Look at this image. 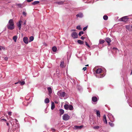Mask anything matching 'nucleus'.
<instances>
[{
    "label": "nucleus",
    "instance_id": "nucleus-1",
    "mask_svg": "<svg viewBox=\"0 0 132 132\" xmlns=\"http://www.w3.org/2000/svg\"><path fill=\"white\" fill-rule=\"evenodd\" d=\"M95 76L98 78L103 77L105 75V73L101 68H98L96 71Z\"/></svg>",
    "mask_w": 132,
    "mask_h": 132
},
{
    "label": "nucleus",
    "instance_id": "nucleus-2",
    "mask_svg": "<svg viewBox=\"0 0 132 132\" xmlns=\"http://www.w3.org/2000/svg\"><path fill=\"white\" fill-rule=\"evenodd\" d=\"M8 29L12 30L14 29V23L12 19H10L7 25Z\"/></svg>",
    "mask_w": 132,
    "mask_h": 132
},
{
    "label": "nucleus",
    "instance_id": "nucleus-3",
    "mask_svg": "<svg viewBox=\"0 0 132 132\" xmlns=\"http://www.w3.org/2000/svg\"><path fill=\"white\" fill-rule=\"evenodd\" d=\"M57 95L60 98L62 99V98L64 97L65 96V93L61 90L59 91L57 93Z\"/></svg>",
    "mask_w": 132,
    "mask_h": 132
},
{
    "label": "nucleus",
    "instance_id": "nucleus-4",
    "mask_svg": "<svg viewBox=\"0 0 132 132\" xmlns=\"http://www.w3.org/2000/svg\"><path fill=\"white\" fill-rule=\"evenodd\" d=\"M108 116L110 120V121L112 122H113L114 121V118L113 116L110 113H109L108 114Z\"/></svg>",
    "mask_w": 132,
    "mask_h": 132
},
{
    "label": "nucleus",
    "instance_id": "nucleus-5",
    "mask_svg": "<svg viewBox=\"0 0 132 132\" xmlns=\"http://www.w3.org/2000/svg\"><path fill=\"white\" fill-rule=\"evenodd\" d=\"M64 108L65 109L67 110L69 109L71 110L73 109V107L71 105L65 104L64 105Z\"/></svg>",
    "mask_w": 132,
    "mask_h": 132
},
{
    "label": "nucleus",
    "instance_id": "nucleus-6",
    "mask_svg": "<svg viewBox=\"0 0 132 132\" xmlns=\"http://www.w3.org/2000/svg\"><path fill=\"white\" fill-rule=\"evenodd\" d=\"M70 116L67 114H64L63 116V119L65 121L68 120L70 118Z\"/></svg>",
    "mask_w": 132,
    "mask_h": 132
},
{
    "label": "nucleus",
    "instance_id": "nucleus-7",
    "mask_svg": "<svg viewBox=\"0 0 132 132\" xmlns=\"http://www.w3.org/2000/svg\"><path fill=\"white\" fill-rule=\"evenodd\" d=\"M72 37L74 38H78V34L76 32H72L71 34Z\"/></svg>",
    "mask_w": 132,
    "mask_h": 132
},
{
    "label": "nucleus",
    "instance_id": "nucleus-8",
    "mask_svg": "<svg viewBox=\"0 0 132 132\" xmlns=\"http://www.w3.org/2000/svg\"><path fill=\"white\" fill-rule=\"evenodd\" d=\"M22 22V21L21 20H20L18 23H17V25L19 28V29L20 30L21 27V23Z\"/></svg>",
    "mask_w": 132,
    "mask_h": 132
},
{
    "label": "nucleus",
    "instance_id": "nucleus-9",
    "mask_svg": "<svg viewBox=\"0 0 132 132\" xmlns=\"http://www.w3.org/2000/svg\"><path fill=\"white\" fill-rule=\"evenodd\" d=\"M127 16L123 17L120 19L121 21H122L126 22L127 20Z\"/></svg>",
    "mask_w": 132,
    "mask_h": 132
},
{
    "label": "nucleus",
    "instance_id": "nucleus-10",
    "mask_svg": "<svg viewBox=\"0 0 132 132\" xmlns=\"http://www.w3.org/2000/svg\"><path fill=\"white\" fill-rule=\"evenodd\" d=\"M94 111L95 112H96V114L97 115V117H100L101 116L100 112L99 111L97 110L96 109H94Z\"/></svg>",
    "mask_w": 132,
    "mask_h": 132
},
{
    "label": "nucleus",
    "instance_id": "nucleus-11",
    "mask_svg": "<svg viewBox=\"0 0 132 132\" xmlns=\"http://www.w3.org/2000/svg\"><path fill=\"white\" fill-rule=\"evenodd\" d=\"M97 101V99L95 96L93 97L92 98V101L94 102H96Z\"/></svg>",
    "mask_w": 132,
    "mask_h": 132
},
{
    "label": "nucleus",
    "instance_id": "nucleus-12",
    "mask_svg": "<svg viewBox=\"0 0 132 132\" xmlns=\"http://www.w3.org/2000/svg\"><path fill=\"white\" fill-rule=\"evenodd\" d=\"M23 41L26 44H27L28 43V39L27 37H24L23 38Z\"/></svg>",
    "mask_w": 132,
    "mask_h": 132
},
{
    "label": "nucleus",
    "instance_id": "nucleus-13",
    "mask_svg": "<svg viewBox=\"0 0 132 132\" xmlns=\"http://www.w3.org/2000/svg\"><path fill=\"white\" fill-rule=\"evenodd\" d=\"M83 127V126H75L74 128L75 129H80Z\"/></svg>",
    "mask_w": 132,
    "mask_h": 132
},
{
    "label": "nucleus",
    "instance_id": "nucleus-14",
    "mask_svg": "<svg viewBox=\"0 0 132 132\" xmlns=\"http://www.w3.org/2000/svg\"><path fill=\"white\" fill-rule=\"evenodd\" d=\"M76 16L77 17H79L80 18H81L83 16V15L82 13H78L76 15Z\"/></svg>",
    "mask_w": 132,
    "mask_h": 132
},
{
    "label": "nucleus",
    "instance_id": "nucleus-15",
    "mask_svg": "<svg viewBox=\"0 0 132 132\" xmlns=\"http://www.w3.org/2000/svg\"><path fill=\"white\" fill-rule=\"evenodd\" d=\"M103 121L104 123L107 124V121L106 119V117L105 115H104L103 116Z\"/></svg>",
    "mask_w": 132,
    "mask_h": 132
},
{
    "label": "nucleus",
    "instance_id": "nucleus-16",
    "mask_svg": "<svg viewBox=\"0 0 132 132\" xmlns=\"http://www.w3.org/2000/svg\"><path fill=\"white\" fill-rule=\"evenodd\" d=\"M106 42L109 44L110 43L111 41V40L110 38H107L106 39Z\"/></svg>",
    "mask_w": 132,
    "mask_h": 132
},
{
    "label": "nucleus",
    "instance_id": "nucleus-17",
    "mask_svg": "<svg viewBox=\"0 0 132 132\" xmlns=\"http://www.w3.org/2000/svg\"><path fill=\"white\" fill-rule=\"evenodd\" d=\"M18 38V36H17L15 35L13 37V39L14 41L15 42H16V40Z\"/></svg>",
    "mask_w": 132,
    "mask_h": 132
},
{
    "label": "nucleus",
    "instance_id": "nucleus-18",
    "mask_svg": "<svg viewBox=\"0 0 132 132\" xmlns=\"http://www.w3.org/2000/svg\"><path fill=\"white\" fill-rule=\"evenodd\" d=\"M47 89L48 91L49 94H51L52 93V90L51 87H48Z\"/></svg>",
    "mask_w": 132,
    "mask_h": 132
},
{
    "label": "nucleus",
    "instance_id": "nucleus-19",
    "mask_svg": "<svg viewBox=\"0 0 132 132\" xmlns=\"http://www.w3.org/2000/svg\"><path fill=\"white\" fill-rule=\"evenodd\" d=\"M99 43L98 45L100 44H103L105 42V41L103 40L100 39L99 40Z\"/></svg>",
    "mask_w": 132,
    "mask_h": 132
},
{
    "label": "nucleus",
    "instance_id": "nucleus-20",
    "mask_svg": "<svg viewBox=\"0 0 132 132\" xmlns=\"http://www.w3.org/2000/svg\"><path fill=\"white\" fill-rule=\"evenodd\" d=\"M45 103H48L50 102V100L48 98H46L44 101Z\"/></svg>",
    "mask_w": 132,
    "mask_h": 132
},
{
    "label": "nucleus",
    "instance_id": "nucleus-21",
    "mask_svg": "<svg viewBox=\"0 0 132 132\" xmlns=\"http://www.w3.org/2000/svg\"><path fill=\"white\" fill-rule=\"evenodd\" d=\"M64 112V110L62 109H60V115H61L63 114Z\"/></svg>",
    "mask_w": 132,
    "mask_h": 132
},
{
    "label": "nucleus",
    "instance_id": "nucleus-22",
    "mask_svg": "<svg viewBox=\"0 0 132 132\" xmlns=\"http://www.w3.org/2000/svg\"><path fill=\"white\" fill-rule=\"evenodd\" d=\"M55 108L54 104V102H52L51 104V109L53 110Z\"/></svg>",
    "mask_w": 132,
    "mask_h": 132
},
{
    "label": "nucleus",
    "instance_id": "nucleus-23",
    "mask_svg": "<svg viewBox=\"0 0 132 132\" xmlns=\"http://www.w3.org/2000/svg\"><path fill=\"white\" fill-rule=\"evenodd\" d=\"M64 63L63 61L61 62L60 64V67L61 68H63L64 67Z\"/></svg>",
    "mask_w": 132,
    "mask_h": 132
},
{
    "label": "nucleus",
    "instance_id": "nucleus-24",
    "mask_svg": "<svg viewBox=\"0 0 132 132\" xmlns=\"http://www.w3.org/2000/svg\"><path fill=\"white\" fill-rule=\"evenodd\" d=\"M34 39V37L32 36L30 37L29 38V42H31Z\"/></svg>",
    "mask_w": 132,
    "mask_h": 132
},
{
    "label": "nucleus",
    "instance_id": "nucleus-25",
    "mask_svg": "<svg viewBox=\"0 0 132 132\" xmlns=\"http://www.w3.org/2000/svg\"><path fill=\"white\" fill-rule=\"evenodd\" d=\"M39 2V1H35L32 3V4L33 5H35L38 4Z\"/></svg>",
    "mask_w": 132,
    "mask_h": 132
},
{
    "label": "nucleus",
    "instance_id": "nucleus-26",
    "mask_svg": "<svg viewBox=\"0 0 132 132\" xmlns=\"http://www.w3.org/2000/svg\"><path fill=\"white\" fill-rule=\"evenodd\" d=\"M23 4H19L17 5L19 7H20V8H22L24 6H23Z\"/></svg>",
    "mask_w": 132,
    "mask_h": 132
},
{
    "label": "nucleus",
    "instance_id": "nucleus-27",
    "mask_svg": "<svg viewBox=\"0 0 132 132\" xmlns=\"http://www.w3.org/2000/svg\"><path fill=\"white\" fill-rule=\"evenodd\" d=\"M78 43L80 44H82L83 43V42L82 41L80 40H79L77 41Z\"/></svg>",
    "mask_w": 132,
    "mask_h": 132
},
{
    "label": "nucleus",
    "instance_id": "nucleus-28",
    "mask_svg": "<svg viewBox=\"0 0 132 132\" xmlns=\"http://www.w3.org/2000/svg\"><path fill=\"white\" fill-rule=\"evenodd\" d=\"M53 51L54 52H55L56 51L57 48L56 47L54 46L52 48Z\"/></svg>",
    "mask_w": 132,
    "mask_h": 132
},
{
    "label": "nucleus",
    "instance_id": "nucleus-29",
    "mask_svg": "<svg viewBox=\"0 0 132 132\" xmlns=\"http://www.w3.org/2000/svg\"><path fill=\"white\" fill-rule=\"evenodd\" d=\"M19 83L21 85H23L25 84V82L24 81H20L19 82Z\"/></svg>",
    "mask_w": 132,
    "mask_h": 132
},
{
    "label": "nucleus",
    "instance_id": "nucleus-30",
    "mask_svg": "<svg viewBox=\"0 0 132 132\" xmlns=\"http://www.w3.org/2000/svg\"><path fill=\"white\" fill-rule=\"evenodd\" d=\"M77 88L78 90L80 91H81L82 89V87L79 85H78L77 86Z\"/></svg>",
    "mask_w": 132,
    "mask_h": 132
},
{
    "label": "nucleus",
    "instance_id": "nucleus-31",
    "mask_svg": "<svg viewBox=\"0 0 132 132\" xmlns=\"http://www.w3.org/2000/svg\"><path fill=\"white\" fill-rule=\"evenodd\" d=\"M103 18L104 20H107L108 19V17L107 16L104 15L103 17Z\"/></svg>",
    "mask_w": 132,
    "mask_h": 132
},
{
    "label": "nucleus",
    "instance_id": "nucleus-32",
    "mask_svg": "<svg viewBox=\"0 0 132 132\" xmlns=\"http://www.w3.org/2000/svg\"><path fill=\"white\" fill-rule=\"evenodd\" d=\"M126 29L130 31L131 29L130 27L129 26H126Z\"/></svg>",
    "mask_w": 132,
    "mask_h": 132
},
{
    "label": "nucleus",
    "instance_id": "nucleus-33",
    "mask_svg": "<svg viewBox=\"0 0 132 132\" xmlns=\"http://www.w3.org/2000/svg\"><path fill=\"white\" fill-rule=\"evenodd\" d=\"M76 28L79 30H81L82 29L81 28L80 26H78Z\"/></svg>",
    "mask_w": 132,
    "mask_h": 132
},
{
    "label": "nucleus",
    "instance_id": "nucleus-34",
    "mask_svg": "<svg viewBox=\"0 0 132 132\" xmlns=\"http://www.w3.org/2000/svg\"><path fill=\"white\" fill-rule=\"evenodd\" d=\"M84 34V32L83 31H81L79 32V36H81L82 34Z\"/></svg>",
    "mask_w": 132,
    "mask_h": 132
},
{
    "label": "nucleus",
    "instance_id": "nucleus-35",
    "mask_svg": "<svg viewBox=\"0 0 132 132\" xmlns=\"http://www.w3.org/2000/svg\"><path fill=\"white\" fill-rule=\"evenodd\" d=\"M93 128L95 129H98L99 128V127L98 126H94L93 127Z\"/></svg>",
    "mask_w": 132,
    "mask_h": 132
},
{
    "label": "nucleus",
    "instance_id": "nucleus-36",
    "mask_svg": "<svg viewBox=\"0 0 132 132\" xmlns=\"http://www.w3.org/2000/svg\"><path fill=\"white\" fill-rule=\"evenodd\" d=\"M2 49L4 50H5V48L3 47L0 46V51L2 50Z\"/></svg>",
    "mask_w": 132,
    "mask_h": 132
},
{
    "label": "nucleus",
    "instance_id": "nucleus-37",
    "mask_svg": "<svg viewBox=\"0 0 132 132\" xmlns=\"http://www.w3.org/2000/svg\"><path fill=\"white\" fill-rule=\"evenodd\" d=\"M109 124L112 127H113L114 126V124L112 123L109 122Z\"/></svg>",
    "mask_w": 132,
    "mask_h": 132
},
{
    "label": "nucleus",
    "instance_id": "nucleus-38",
    "mask_svg": "<svg viewBox=\"0 0 132 132\" xmlns=\"http://www.w3.org/2000/svg\"><path fill=\"white\" fill-rule=\"evenodd\" d=\"M57 4H63V2L62 1H61L60 2H57Z\"/></svg>",
    "mask_w": 132,
    "mask_h": 132
},
{
    "label": "nucleus",
    "instance_id": "nucleus-39",
    "mask_svg": "<svg viewBox=\"0 0 132 132\" xmlns=\"http://www.w3.org/2000/svg\"><path fill=\"white\" fill-rule=\"evenodd\" d=\"M22 14L23 15L25 16H26L27 15V13L25 12H23L22 13Z\"/></svg>",
    "mask_w": 132,
    "mask_h": 132
},
{
    "label": "nucleus",
    "instance_id": "nucleus-40",
    "mask_svg": "<svg viewBox=\"0 0 132 132\" xmlns=\"http://www.w3.org/2000/svg\"><path fill=\"white\" fill-rule=\"evenodd\" d=\"M87 26H86L85 27H84L83 28V30L84 31H85V30H86V29H87Z\"/></svg>",
    "mask_w": 132,
    "mask_h": 132
},
{
    "label": "nucleus",
    "instance_id": "nucleus-41",
    "mask_svg": "<svg viewBox=\"0 0 132 132\" xmlns=\"http://www.w3.org/2000/svg\"><path fill=\"white\" fill-rule=\"evenodd\" d=\"M12 113L11 112H8V114L9 116H11L12 114Z\"/></svg>",
    "mask_w": 132,
    "mask_h": 132
},
{
    "label": "nucleus",
    "instance_id": "nucleus-42",
    "mask_svg": "<svg viewBox=\"0 0 132 132\" xmlns=\"http://www.w3.org/2000/svg\"><path fill=\"white\" fill-rule=\"evenodd\" d=\"M85 44L88 47H90L89 45H88V43L87 42H86Z\"/></svg>",
    "mask_w": 132,
    "mask_h": 132
},
{
    "label": "nucleus",
    "instance_id": "nucleus-43",
    "mask_svg": "<svg viewBox=\"0 0 132 132\" xmlns=\"http://www.w3.org/2000/svg\"><path fill=\"white\" fill-rule=\"evenodd\" d=\"M113 49L114 50H116V51H118L117 49L116 48L114 47L113 48Z\"/></svg>",
    "mask_w": 132,
    "mask_h": 132
},
{
    "label": "nucleus",
    "instance_id": "nucleus-44",
    "mask_svg": "<svg viewBox=\"0 0 132 132\" xmlns=\"http://www.w3.org/2000/svg\"><path fill=\"white\" fill-rule=\"evenodd\" d=\"M1 120H3V121H6V119H1Z\"/></svg>",
    "mask_w": 132,
    "mask_h": 132
},
{
    "label": "nucleus",
    "instance_id": "nucleus-45",
    "mask_svg": "<svg viewBox=\"0 0 132 132\" xmlns=\"http://www.w3.org/2000/svg\"><path fill=\"white\" fill-rule=\"evenodd\" d=\"M33 0H27V1L28 2H29L32 1Z\"/></svg>",
    "mask_w": 132,
    "mask_h": 132
},
{
    "label": "nucleus",
    "instance_id": "nucleus-46",
    "mask_svg": "<svg viewBox=\"0 0 132 132\" xmlns=\"http://www.w3.org/2000/svg\"><path fill=\"white\" fill-rule=\"evenodd\" d=\"M26 20H25L23 22V24L24 25H26Z\"/></svg>",
    "mask_w": 132,
    "mask_h": 132
},
{
    "label": "nucleus",
    "instance_id": "nucleus-47",
    "mask_svg": "<svg viewBox=\"0 0 132 132\" xmlns=\"http://www.w3.org/2000/svg\"><path fill=\"white\" fill-rule=\"evenodd\" d=\"M85 38L83 36H82L81 37V39L82 40H84V38Z\"/></svg>",
    "mask_w": 132,
    "mask_h": 132
},
{
    "label": "nucleus",
    "instance_id": "nucleus-48",
    "mask_svg": "<svg viewBox=\"0 0 132 132\" xmlns=\"http://www.w3.org/2000/svg\"><path fill=\"white\" fill-rule=\"evenodd\" d=\"M52 130V131H55V129L53 128H52L51 129Z\"/></svg>",
    "mask_w": 132,
    "mask_h": 132
},
{
    "label": "nucleus",
    "instance_id": "nucleus-49",
    "mask_svg": "<svg viewBox=\"0 0 132 132\" xmlns=\"http://www.w3.org/2000/svg\"><path fill=\"white\" fill-rule=\"evenodd\" d=\"M14 120L15 121V123L18 122V121L16 119H14Z\"/></svg>",
    "mask_w": 132,
    "mask_h": 132
},
{
    "label": "nucleus",
    "instance_id": "nucleus-50",
    "mask_svg": "<svg viewBox=\"0 0 132 132\" xmlns=\"http://www.w3.org/2000/svg\"><path fill=\"white\" fill-rule=\"evenodd\" d=\"M86 67H84L83 68V70H84V71H85V70H86Z\"/></svg>",
    "mask_w": 132,
    "mask_h": 132
},
{
    "label": "nucleus",
    "instance_id": "nucleus-51",
    "mask_svg": "<svg viewBox=\"0 0 132 132\" xmlns=\"http://www.w3.org/2000/svg\"><path fill=\"white\" fill-rule=\"evenodd\" d=\"M27 96H26V98H25V99H26V100H27V101H28V100H29V99L30 98H29V99H27Z\"/></svg>",
    "mask_w": 132,
    "mask_h": 132
},
{
    "label": "nucleus",
    "instance_id": "nucleus-52",
    "mask_svg": "<svg viewBox=\"0 0 132 132\" xmlns=\"http://www.w3.org/2000/svg\"><path fill=\"white\" fill-rule=\"evenodd\" d=\"M8 58L7 57H5L4 58V60H7Z\"/></svg>",
    "mask_w": 132,
    "mask_h": 132
},
{
    "label": "nucleus",
    "instance_id": "nucleus-53",
    "mask_svg": "<svg viewBox=\"0 0 132 132\" xmlns=\"http://www.w3.org/2000/svg\"><path fill=\"white\" fill-rule=\"evenodd\" d=\"M6 125L7 126H9V123L8 122H6Z\"/></svg>",
    "mask_w": 132,
    "mask_h": 132
},
{
    "label": "nucleus",
    "instance_id": "nucleus-54",
    "mask_svg": "<svg viewBox=\"0 0 132 132\" xmlns=\"http://www.w3.org/2000/svg\"><path fill=\"white\" fill-rule=\"evenodd\" d=\"M16 124L18 126V122L16 123Z\"/></svg>",
    "mask_w": 132,
    "mask_h": 132
},
{
    "label": "nucleus",
    "instance_id": "nucleus-55",
    "mask_svg": "<svg viewBox=\"0 0 132 132\" xmlns=\"http://www.w3.org/2000/svg\"><path fill=\"white\" fill-rule=\"evenodd\" d=\"M18 83H19V82H16V83H15L14 84H16Z\"/></svg>",
    "mask_w": 132,
    "mask_h": 132
},
{
    "label": "nucleus",
    "instance_id": "nucleus-56",
    "mask_svg": "<svg viewBox=\"0 0 132 132\" xmlns=\"http://www.w3.org/2000/svg\"><path fill=\"white\" fill-rule=\"evenodd\" d=\"M55 103H58L57 102H56V101H55Z\"/></svg>",
    "mask_w": 132,
    "mask_h": 132
},
{
    "label": "nucleus",
    "instance_id": "nucleus-57",
    "mask_svg": "<svg viewBox=\"0 0 132 132\" xmlns=\"http://www.w3.org/2000/svg\"><path fill=\"white\" fill-rule=\"evenodd\" d=\"M132 74V71H131V73H130V74H131H131Z\"/></svg>",
    "mask_w": 132,
    "mask_h": 132
},
{
    "label": "nucleus",
    "instance_id": "nucleus-58",
    "mask_svg": "<svg viewBox=\"0 0 132 132\" xmlns=\"http://www.w3.org/2000/svg\"><path fill=\"white\" fill-rule=\"evenodd\" d=\"M85 66H88V65L87 64V65H85Z\"/></svg>",
    "mask_w": 132,
    "mask_h": 132
},
{
    "label": "nucleus",
    "instance_id": "nucleus-59",
    "mask_svg": "<svg viewBox=\"0 0 132 132\" xmlns=\"http://www.w3.org/2000/svg\"><path fill=\"white\" fill-rule=\"evenodd\" d=\"M23 104H24L25 105H26V106H27L28 105V104L27 105H25L24 103H23Z\"/></svg>",
    "mask_w": 132,
    "mask_h": 132
},
{
    "label": "nucleus",
    "instance_id": "nucleus-60",
    "mask_svg": "<svg viewBox=\"0 0 132 132\" xmlns=\"http://www.w3.org/2000/svg\"><path fill=\"white\" fill-rule=\"evenodd\" d=\"M11 121H10V120H9V122H11Z\"/></svg>",
    "mask_w": 132,
    "mask_h": 132
},
{
    "label": "nucleus",
    "instance_id": "nucleus-61",
    "mask_svg": "<svg viewBox=\"0 0 132 132\" xmlns=\"http://www.w3.org/2000/svg\"><path fill=\"white\" fill-rule=\"evenodd\" d=\"M10 118H11V119H12V118H11V117H10Z\"/></svg>",
    "mask_w": 132,
    "mask_h": 132
},
{
    "label": "nucleus",
    "instance_id": "nucleus-62",
    "mask_svg": "<svg viewBox=\"0 0 132 132\" xmlns=\"http://www.w3.org/2000/svg\"><path fill=\"white\" fill-rule=\"evenodd\" d=\"M36 120H35V122H36Z\"/></svg>",
    "mask_w": 132,
    "mask_h": 132
},
{
    "label": "nucleus",
    "instance_id": "nucleus-63",
    "mask_svg": "<svg viewBox=\"0 0 132 132\" xmlns=\"http://www.w3.org/2000/svg\"><path fill=\"white\" fill-rule=\"evenodd\" d=\"M131 28H132V26H131Z\"/></svg>",
    "mask_w": 132,
    "mask_h": 132
}]
</instances>
